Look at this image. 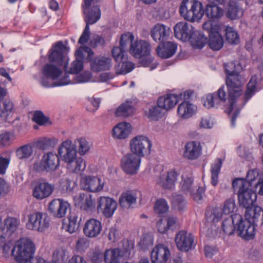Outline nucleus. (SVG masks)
<instances>
[{
    "label": "nucleus",
    "mask_w": 263,
    "mask_h": 263,
    "mask_svg": "<svg viewBox=\"0 0 263 263\" xmlns=\"http://www.w3.org/2000/svg\"><path fill=\"white\" fill-rule=\"evenodd\" d=\"M226 72L227 74L226 85L229 89L228 100L230 103L229 114L232 115L231 124L234 126L235 120L239 114L241 103H236L237 98L242 94V82L241 78L238 74L241 69V66L234 62L228 63L224 65Z\"/></svg>",
    "instance_id": "obj_1"
},
{
    "label": "nucleus",
    "mask_w": 263,
    "mask_h": 263,
    "mask_svg": "<svg viewBox=\"0 0 263 263\" xmlns=\"http://www.w3.org/2000/svg\"><path fill=\"white\" fill-rule=\"evenodd\" d=\"M58 153L62 160L67 164V168L69 172L79 173L85 170V162L81 157H77V151L74 144L69 140L62 143Z\"/></svg>",
    "instance_id": "obj_2"
},
{
    "label": "nucleus",
    "mask_w": 263,
    "mask_h": 263,
    "mask_svg": "<svg viewBox=\"0 0 263 263\" xmlns=\"http://www.w3.org/2000/svg\"><path fill=\"white\" fill-rule=\"evenodd\" d=\"M232 186L236 193L240 206L248 209L251 208L257 199V194L245 178H237L233 180Z\"/></svg>",
    "instance_id": "obj_3"
},
{
    "label": "nucleus",
    "mask_w": 263,
    "mask_h": 263,
    "mask_svg": "<svg viewBox=\"0 0 263 263\" xmlns=\"http://www.w3.org/2000/svg\"><path fill=\"white\" fill-rule=\"evenodd\" d=\"M35 250V246L32 241L25 237L16 242L12 250V255L18 263H26L33 258Z\"/></svg>",
    "instance_id": "obj_4"
},
{
    "label": "nucleus",
    "mask_w": 263,
    "mask_h": 263,
    "mask_svg": "<svg viewBox=\"0 0 263 263\" xmlns=\"http://www.w3.org/2000/svg\"><path fill=\"white\" fill-rule=\"evenodd\" d=\"M179 12L182 17L191 22L200 21L204 13L202 3L198 0H183Z\"/></svg>",
    "instance_id": "obj_5"
},
{
    "label": "nucleus",
    "mask_w": 263,
    "mask_h": 263,
    "mask_svg": "<svg viewBox=\"0 0 263 263\" xmlns=\"http://www.w3.org/2000/svg\"><path fill=\"white\" fill-rule=\"evenodd\" d=\"M219 23L212 22L209 20L203 24V29L209 33L208 45L211 49L217 51L223 46L224 40L221 35Z\"/></svg>",
    "instance_id": "obj_6"
},
{
    "label": "nucleus",
    "mask_w": 263,
    "mask_h": 263,
    "mask_svg": "<svg viewBox=\"0 0 263 263\" xmlns=\"http://www.w3.org/2000/svg\"><path fill=\"white\" fill-rule=\"evenodd\" d=\"M180 189L184 194L190 196L195 201H200L205 192L204 187L194 185L192 174L190 172H184L181 175L180 183Z\"/></svg>",
    "instance_id": "obj_7"
},
{
    "label": "nucleus",
    "mask_w": 263,
    "mask_h": 263,
    "mask_svg": "<svg viewBox=\"0 0 263 263\" xmlns=\"http://www.w3.org/2000/svg\"><path fill=\"white\" fill-rule=\"evenodd\" d=\"M134 248L132 241L126 240L124 242V248H115L106 250L104 254L105 263H119L125 259V255Z\"/></svg>",
    "instance_id": "obj_8"
},
{
    "label": "nucleus",
    "mask_w": 263,
    "mask_h": 263,
    "mask_svg": "<svg viewBox=\"0 0 263 263\" xmlns=\"http://www.w3.org/2000/svg\"><path fill=\"white\" fill-rule=\"evenodd\" d=\"M60 159L58 155L51 152L45 154L40 161L33 164V169L37 172L54 171L59 166Z\"/></svg>",
    "instance_id": "obj_9"
},
{
    "label": "nucleus",
    "mask_w": 263,
    "mask_h": 263,
    "mask_svg": "<svg viewBox=\"0 0 263 263\" xmlns=\"http://www.w3.org/2000/svg\"><path fill=\"white\" fill-rule=\"evenodd\" d=\"M129 146L133 154L142 157L150 154L152 143L147 137L138 135L130 140Z\"/></svg>",
    "instance_id": "obj_10"
},
{
    "label": "nucleus",
    "mask_w": 263,
    "mask_h": 263,
    "mask_svg": "<svg viewBox=\"0 0 263 263\" xmlns=\"http://www.w3.org/2000/svg\"><path fill=\"white\" fill-rule=\"evenodd\" d=\"M50 219L46 213L35 212L30 215L27 227L29 229L43 232L50 226Z\"/></svg>",
    "instance_id": "obj_11"
},
{
    "label": "nucleus",
    "mask_w": 263,
    "mask_h": 263,
    "mask_svg": "<svg viewBox=\"0 0 263 263\" xmlns=\"http://www.w3.org/2000/svg\"><path fill=\"white\" fill-rule=\"evenodd\" d=\"M235 218L238 221L236 223L238 235L245 240L254 238L256 232L255 226L249 221L243 219L239 214H235Z\"/></svg>",
    "instance_id": "obj_12"
},
{
    "label": "nucleus",
    "mask_w": 263,
    "mask_h": 263,
    "mask_svg": "<svg viewBox=\"0 0 263 263\" xmlns=\"http://www.w3.org/2000/svg\"><path fill=\"white\" fill-rule=\"evenodd\" d=\"M67 48L61 41L53 45L48 55V60L50 63L60 67L62 65L64 66L65 63H67L68 60L67 57L63 54V52L67 50Z\"/></svg>",
    "instance_id": "obj_13"
},
{
    "label": "nucleus",
    "mask_w": 263,
    "mask_h": 263,
    "mask_svg": "<svg viewBox=\"0 0 263 263\" xmlns=\"http://www.w3.org/2000/svg\"><path fill=\"white\" fill-rule=\"evenodd\" d=\"M99 20V7L96 4L92 6L91 10L84 17V20L86 22V26L83 33L79 40V43L84 45L86 43L90 36L89 25L96 23Z\"/></svg>",
    "instance_id": "obj_14"
},
{
    "label": "nucleus",
    "mask_w": 263,
    "mask_h": 263,
    "mask_svg": "<svg viewBox=\"0 0 263 263\" xmlns=\"http://www.w3.org/2000/svg\"><path fill=\"white\" fill-rule=\"evenodd\" d=\"M140 157L133 153H128L124 156L121 160V167L127 174H136L141 163Z\"/></svg>",
    "instance_id": "obj_15"
},
{
    "label": "nucleus",
    "mask_w": 263,
    "mask_h": 263,
    "mask_svg": "<svg viewBox=\"0 0 263 263\" xmlns=\"http://www.w3.org/2000/svg\"><path fill=\"white\" fill-rule=\"evenodd\" d=\"M222 213L221 209L215 207L206 210L205 217L208 222L211 223L208 229L207 235L211 237H215L218 235V231L215 223L218 222L221 218Z\"/></svg>",
    "instance_id": "obj_16"
},
{
    "label": "nucleus",
    "mask_w": 263,
    "mask_h": 263,
    "mask_svg": "<svg viewBox=\"0 0 263 263\" xmlns=\"http://www.w3.org/2000/svg\"><path fill=\"white\" fill-rule=\"evenodd\" d=\"M151 45L146 41L135 39L129 46L128 52L136 58H142L148 56L151 52Z\"/></svg>",
    "instance_id": "obj_17"
},
{
    "label": "nucleus",
    "mask_w": 263,
    "mask_h": 263,
    "mask_svg": "<svg viewBox=\"0 0 263 263\" xmlns=\"http://www.w3.org/2000/svg\"><path fill=\"white\" fill-rule=\"evenodd\" d=\"M175 242L177 248L183 252H187L195 246L194 236L185 231H180L176 234Z\"/></svg>",
    "instance_id": "obj_18"
},
{
    "label": "nucleus",
    "mask_w": 263,
    "mask_h": 263,
    "mask_svg": "<svg viewBox=\"0 0 263 263\" xmlns=\"http://www.w3.org/2000/svg\"><path fill=\"white\" fill-rule=\"evenodd\" d=\"M83 220V215L81 212L73 210L68 216V222L63 221V229L70 234L79 231Z\"/></svg>",
    "instance_id": "obj_19"
},
{
    "label": "nucleus",
    "mask_w": 263,
    "mask_h": 263,
    "mask_svg": "<svg viewBox=\"0 0 263 263\" xmlns=\"http://www.w3.org/2000/svg\"><path fill=\"white\" fill-rule=\"evenodd\" d=\"M171 257V251L165 245L159 244L155 246L151 251L153 263H166Z\"/></svg>",
    "instance_id": "obj_20"
},
{
    "label": "nucleus",
    "mask_w": 263,
    "mask_h": 263,
    "mask_svg": "<svg viewBox=\"0 0 263 263\" xmlns=\"http://www.w3.org/2000/svg\"><path fill=\"white\" fill-rule=\"evenodd\" d=\"M54 190V185L46 181H38L32 192L33 196L37 199L42 200L50 196Z\"/></svg>",
    "instance_id": "obj_21"
},
{
    "label": "nucleus",
    "mask_w": 263,
    "mask_h": 263,
    "mask_svg": "<svg viewBox=\"0 0 263 263\" xmlns=\"http://www.w3.org/2000/svg\"><path fill=\"white\" fill-rule=\"evenodd\" d=\"M70 205L62 199H54L49 204L48 210L53 216L62 218L64 217Z\"/></svg>",
    "instance_id": "obj_22"
},
{
    "label": "nucleus",
    "mask_w": 263,
    "mask_h": 263,
    "mask_svg": "<svg viewBox=\"0 0 263 263\" xmlns=\"http://www.w3.org/2000/svg\"><path fill=\"white\" fill-rule=\"evenodd\" d=\"M178 176L175 170H170L167 173H161L156 178V182L164 189H170L173 187Z\"/></svg>",
    "instance_id": "obj_23"
},
{
    "label": "nucleus",
    "mask_w": 263,
    "mask_h": 263,
    "mask_svg": "<svg viewBox=\"0 0 263 263\" xmlns=\"http://www.w3.org/2000/svg\"><path fill=\"white\" fill-rule=\"evenodd\" d=\"M74 201L76 206L86 212L92 211L95 209V203L91 194L81 193L74 197Z\"/></svg>",
    "instance_id": "obj_24"
},
{
    "label": "nucleus",
    "mask_w": 263,
    "mask_h": 263,
    "mask_svg": "<svg viewBox=\"0 0 263 263\" xmlns=\"http://www.w3.org/2000/svg\"><path fill=\"white\" fill-rule=\"evenodd\" d=\"M202 150V146L199 142L189 141L185 145L183 156L189 160H194L200 157Z\"/></svg>",
    "instance_id": "obj_25"
},
{
    "label": "nucleus",
    "mask_w": 263,
    "mask_h": 263,
    "mask_svg": "<svg viewBox=\"0 0 263 263\" xmlns=\"http://www.w3.org/2000/svg\"><path fill=\"white\" fill-rule=\"evenodd\" d=\"M197 110L196 105L189 101H184L177 107V116L181 119L186 120L195 115Z\"/></svg>",
    "instance_id": "obj_26"
},
{
    "label": "nucleus",
    "mask_w": 263,
    "mask_h": 263,
    "mask_svg": "<svg viewBox=\"0 0 263 263\" xmlns=\"http://www.w3.org/2000/svg\"><path fill=\"white\" fill-rule=\"evenodd\" d=\"M171 32L170 27L162 24H157L151 29V35L155 42L162 43L168 37Z\"/></svg>",
    "instance_id": "obj_27"
},
{
    "label": "nucleus",
    "mask_w": 263,
    "mask_h": 263,
    "mask_svg": "<svg viewBox=\"0 0 263 263\" xmlns=\"http://www.w3.org/2000/svg\"><path fill=\"white\" fill-rule=\"evenodd\" d=\"M182 98V94H167L159 98L157 104L164 110H168L173 108Z\"/></svg>",
    "instance_id": "obj_28"
},
{
    "label": "nucleus",
    "mask_w": 263,
    "mask_h": 263,
    "mask_svg": "<svg viewBox=\"0 0 263 263\" xmlns=\"http://www.w3.org/2000/svg\"><path fill=\"white\" fill-rule=\"evenodd\" d=\"M175 36L183 41H186L191 38L193 33L191 26L186 22H180L176 24L174 28Z\"/></svg>",
    "instance_id": "obj_29"
},
{
    "label": "nucleus",
    "mask_w": 263,
    "mask_h": 263,
    "mask_svg": "<svg viewBox=\"0 0 263 263\" xmlns=\"http://www.w3.org/2000/svg\"><path fill=\"white\" fill-rule=\"evenodd\" d=\"M138 193L135 191H128L122 193L119 200L120 206L126 209L133 208L136 203Z\"/></svg>",
    "instance_id": "obj_30"
},
{
    "label": "nucleus",
    "mask_w": 263,
    "mask_h": 263,
    "mask_svg": "<svg viewBox=\"0 0 263 263\" xmlns=\"http://www.w3.org/2000/svg\"><path fill=\"white\" fill-rule=\"evenodd\" d=\"M253 223L254 226L258 223L263 224V210L258 206H255L253 209L249 208L246 209L245 212V219Z\"/></svg>",
    "instance_id": "obj_31"
},
{
    "label": "nucleus",
    "mask_w": 263,
    "mask_h": 263,
    "mask_svg": "<svg viewBox=\"0 0 263 263\" xmlns=\"http://www.w3.org/2000/svg\"><path fill=\"white\" fill-rule=\"evenodd\" d=\"M178 226V219L174 216H169L165 219H160L156 224L157 230L162 234L165 233L169 230H173Z\"/></svg>",
    "instance_id": "obj_32"
},
{
    "label": "nucleus",
    "mask_w": 263,
    "mask_h": 263,
    "mask_svg": "<svg viewBox=\"0 0 263 263\" xmlns=\"http://www.w3.org/2000/svg\"><path fill=\"white\" fill-rule=\"evenodd\" d=\"M117 207V202L108 197H100V208L102 209L103 214L106 217H111Z\"/></svg>",
    "instance_id": "obj_33"
},
{
    "label": "nucleus",
    "mask_w": 263,
    "mask_h": 263,
    "mask_svg": "<svg viewBox=\"0 0 263 263\" xmlns=\"http://www.w3.org/2000/svg\"><path fill=\"white\" fill-rule=\"evenodd\" d=\"M132 131L131 125L125 122L117 124L112 129V136L118 139H125L127 138Z\"/></svg>",
    "instance_id": "obj_34"
},
{
    "label": "nucleus",
    "mask_w": 263,
    "mask_h": 263,
    "mask_svg": "<svg viewBox=\"0 0 263 263\" xmlns=\"http://www.w3.org/2000/svg\"><path fill=\"white\" fill-rule=\"evenodd\" d=\"M177 47V45L174 42H165L158 46L157 53L160 57L163 59H167L175 53Z\"/></svg>",
    "instance_id": "obj_35"
},
{
    "label": "nucleus",
    "mask_w": 263,
    "mask_h": 263,
    "mask_svg": "<svg viewBox=\"0 0 263 263\" xmlns=\"http://www.w3.org/2000/svg\"><path fill=\"white\" fill-rule=\"evenodd\" d=\"M84 234L87 237H96L99 234V221L94 218L87 220L83 229Z\"/></svg>",
    "instance_id": "obj_36"
},
{
    "label": "nucleus",
    "mask_w": 263,
    "mask_h": 263,
    "mask_svg": "<svg viewBox=\"0 0 263 263\" xmlns=\"http://www.w3.org/2000/svg\"><path fill=\"white\" fill-rule=\"evenodd\" d=\"M80 186L84 190L91 192L99 191V178L90 176L83 178L80 181Z\"/></svg>",
    "instance_id": "obj_37"
},
{
    "label": "nucleus",
    "mask_w": 263,
    "mask_h": 263,
    "mask_svg": "<svg viewBox=\"0 0 263 263\" xmlns=\"http://www.w3.org/2000/svg\"><path fill=\"white\" fill-rule=\"evenodd\" d=\"M42 71L44 76L50 77L52 80L58 79L62 73L60 66L52 63L44 65Z\"/></svg>",
    "instance_id": "obj_38"
},
{
    "label": "nucleus",
    "mask_w": 263,
    "mask_h": 263,
    "mask_svg": "<svg viewBox=\"0 0 263 263\" xmlns=\"http://www.w3.org/2000/svg\"><path fill=\"white\" fill-rule=\"evenodd\" d=\"M219 26L221 28V31L224 32V36L226 40L231 44H237L239 42V37L237 32L232 27L226 26L222 23H219Z\"/></svg>",
    "instance_id": "obj_39"
},
{
    "label": "nucleus",
    "mask_w": 263,
    "mask_h": 263,
    "mask_svg": "<svg viewBox=\"0 0 263 263\" xmlns=\"http://www.w3.org/2000/svg\"><path fill=\"white\" fill-rule=\"evenodd\" d=\"M15 111L13 102L8 99H5L2 105H0V118L4 120L12 116Z\"/></svg>",
    "instance_id": "obj_40"
},
{
    "label": "nucleus",
    "mask_w": 263,
    "mask_h": 263,
    "mask_svg": "<svg viewBox=\"0 0 263 263\" xmlns=\"http://www.w3.org/2000/svg\"><path fill=\"white\" fill-rule=\"evenodd\" d=\"M117 63L118 64L115 66V69L117 74H126L135 68V64L128 61V58Z\"/></svg>",
    "instance_id": "obj_41"
},
{
    "label": "nucleus",
    "mask_w": 263,
    "mask_h": 263,
    "mask_svg": "<svg viewBox=\"0 0 263 263\" xmlns=\"http://www.w3.org/2000/svg\"><path fill=\"white\" fill-rule=\"evenodd\" d=\"M235 215L225 219L221 225L222 232L227 235H232L236 228V223L238 221L235 219Z\"/></svg>",
    "instance_id": "obj_42"
},
{
    "label": "nucleus",
    "mask_w": 263,
    "mask_h": 263,
    "mask_svg": "<svg viewBox=\"0 0 263 263\" xmlns=\"http://www.w3.org/2000/svg\"><path fill=\"white\" fill-rule=\"evenodd\" d=\"M217 5L210 3L206 5L205 13L209 18L218 19L223 15V9Z\"/></svg>",
    "instance_id": "obj_43"
},
{
    "label": "nucleus",
    "mask_w": 263,
    "mask_h": 263,
    "mask_svg": "<svg viewBox=\"0 0 263 263\" xmlns=\"http://www.w3.org/2000/svg\"><path fill=\"white\" fill-rule=\"evenodd\" d=\"M134 111L133 102L130 101H127L117 108L116 115L118 117H126L132 115Z\"/></svg>",
    "instance_id": "obj_44"
},
{
    "label": "nucleus",
    "mask_w": 263,
    "mask_h": 263,
    "mask_svg": "<svg viewBox=\"0 0 263 263\" xmlns=\"http://www.w3.org/2000/svg\"><path fill=\"white\" fill-rule=\"evenodd\" d=\"M243 14V9L235 2L230 3L227 13V16L231 20H237L241 17Z\"/></svg>",
    "instance_id": "obj_45"
},
{
    "label": "nucleus",
    "mask_w": 263,
    "mask_h": 263,
    "mask_svg": "<svg viewBox=\"0 0 263 263\" xmlns=\"http://www.w3.org/2000/svg\"><path fill=\"white\" fill-rule=\"evenodd\" d=\"M222 161L221 159L218 158L211 164L210 171L211 173V183L213 185L215 186L218 183V175L219 174Z\"/></svg>",
    "instance_id": "obj_46"
},
{
    "label": "nucleus",
    "mask_w": 263,
    "mask_h": 263,
    "mask_svg": "<svg viewBox=\"0 0 263 263\" xmlns=\"http://www.w3.org/2000/svg\"><path fill=\"white\" fill-rule=\"evenodd\" d=\"M83 68V61L75 60L71 64L69 68H68V62L64 66V69L66 72L71 74L79 73Z\"/></svg>",
    "instance_id": "obj_47"
},
{
    "label": "nucleus",
    "mask_w": 263,
    "mask_h": 263,
    "mask_svg": "<svg viewBox=\"0 0 263 263\" xmlns=\"http://www.w3.org/2000/svg\"><path fill=\"white\" fill-rule=\"evenodd\" d=\"M202 102L203 106L208 109L217 108L220 105L213 93H209L203 96L202 98Z\"/></svg>",
    "instance_id": "obj_48"
},
{
    "label": "nucleus",
    "mask_w": 263,
    "mask_h": 263,
    "mask_svg": "<svg viewBox=\"0 0 263 263\" xmlns=\"http://www.w3.org/2000/svg\"><path fill=\"white\" fill-rule=\"evenodd\" d=\"M57 143L55 139L43 138L36 142V145L41 149L47 150L53 147Z\"/></svg>",
    "instance_id": "obj_49"
},
{
    "label": "nucleus",
    "mask_w": 263,
    "mask_h": 263,
    "mask_svg": "<svg viewBox=\"0 0 263 263\" xmlns=\"http://www.w3.org/2000/svg\"><path fill=\"white\" fill-rule=\"evenodd\" d=\"M126 49L120 46H115L111 50L112 57L116 62L125 60L128 58V55Z\"/></svg>",
    "instance_id": "obj_50"
},
{
    "label": "nucleus",
    "mask_w": 263,
    "mask_h": 263,
    "mask_svg": "<svg viewBox=\"0 0 263 263\" xmlns=\"http://www.w3.org/2000/svg\"><path fill=\"white\" fill-rule=\"evenodd\" d=\"M135 40L134 34L130 32L123 33L120 38L119 46L126 49Z\"/></svg>",
    "instance_id": "obj_51"
},
{
    "label": "nucleus",
    "mask_w": 263,
    "mask_h": 263,
    "mask_svg": "<svg viewBox=\"0 0 263 263\" xmlns=\"http://www.w3.org/2000/svg\"><path fill=\"white\" fill-rule=\"evenodd\" d=\"M236 209L235 200L233 197L227 199L223 203L221 211L226 215L233 213Z\"/></svg>",
    "instance_id": "obj_52"
},
{
    "label": "nucleus",
    "mask_w": 263,
    "mask_h": 263,
    "mask_svg": "<svg viewBox=\"0 0 263 263\" xmlns=\"http://www.w3.org/2000/svg\"><path fill=\"white\" fill-rule=\"evenodd\" d=\"M33 152L32 147L29 145H25L19 147L16 152V156L20 159H26L31 156Z\"/></svg>",
    "instance_id": "obj_53"
},
{
    "label": "nucleus",
    "mask_w": 263,
    "mask_h": 263,
    "mask_svg": "<svg viewBox=\"0 0 263 263\" xmlns=\"http://www.w3.org/2000/svg\"><path fill=\"white\" fill-rule=\"evenodd\" d=\"M49 79H50V77H45L44 76L42 77L40 80L41 84L44 87H51L66 85L68 84V82L69 81L67 80L63 81L62 80H60L58 82L51 83Z\"/></svg>",
    "instance_id": "obj_54"
},
{
    "label": "nucleus",
    "mask_w": 263,
    "mask_h": 263,
    "mask_svg": "<svg viewBox=\"0 0 263 263\" xmlns=\"http://www.w3.org/2000/svg\"><path fill=\"white\" fill-rule=\"evenodd\" d=\"M164 114V109L158 104L151 108L148 113V117L152 120H157Z\"/></svg>",
    "instance_id": "obj_55"
},
{
    "label": "nucleus",
    "mask_w": 263,
    "mask_h": 263,
    "mask_svg": "<svg viewBox=\"0 0 263 263\" xmlns=\"http://www.w3.org/2000/svg\"><path fill=\"white\" fill-rule=\"evenodd\" d=\"M256 76L252 77L249 83L247 86V89L245 92V97L247 100H249L252 96L254 94L256 91Z\"/></svg>",
    "instance_id": "obj_56"
},
{
    "label": "nucleus",
    "mask_w": 263,
    "mask_h": 263,
    "mask_svg": "<svg viewBox=\"0 0 263 263\" xmlns=\"http://www.w3.org/2000/svg\"><path fill=\"white\" fill-rule=\"evenodd\" d=\"M259 179H261L259 177V172L258 170L256 169H252L248 171L246 178L245 179V181L248 182L250 184V187L255 184L256 181H258Z\"/></svg>",
    "instance_id": "obj_57"
},
{
    "label": "nucleus",
    "mask_w": 263,
    "mask_h": 263,
    "mask_svg": "<svg viewBox=\"0 0 263 263\" xmlns=\"http://www.w3.org/2000/svg\"><path fill=\"white\" fill-rule=\"evenodd\" d=\"M206 40V37L202 35L199 34L198 35L194 36L192 37L191 42L194 48L200 49L204 47Z\"/></svg>",
    "instance_id": "obj_58"
},
{
    "label": "nucleus",
    "mask_w": 263,
    "mask_h": 263,
    "mask_svg": "<svg viewBox=\"0 0 263 263\" xmlns=\"http://www.w3.org/2000/svg\"><path fill=\"white\" fill-rule=\"evenodd\" d=\"M227 87H228L227 86ZM227 89L229 90L228 88H227ZM226 90L227 88L224 86H222L218 89L217 91L212 93L213 95H214L216 100H218V102L220 105L226 102L227 98V93Z\"/></svg>",
    "instance_id": "obj_59"
},
{
    "label": "nucleus",
    "mask_w": 263,
    "mask_h": 263,
    "mask_svg": "<svg viewBox=\"0 0 263 263\" xmlns=\"http://www.w3.org/2000/svg\"><path fill=\"white\" fill-rule=\"evenodd\" d=\"M168 210L166 201L162 199H159L155 203L154 210L156 213L161 214L166 213Z\"/></svg>",
    "instance_id": "obj_60"
},
{
    "label": "nucleus",
    "mask_w": 263,
    "mask_h": 263,
    "mask_svg": "<svg viewBox=\"0 0 263 263\" xmlns=\"http://www.w3.org/2000/svg\"><path fill=\"white\" fill-rule=\"evenodd\" d=\"M112 65V60L109 57H101L100 58V72L109 70Z\"/></svg>",
    "instance_id": "obj_61"
},
{
    "label": "nucleus",
    "mask_w": 263,
    "mask_h": 263,
    "mask_svg": "<svg viewBox=\"0 0 263 263\" xmlns=\"http://www.w3.org/2000/svg\"><path fill=\"white\" fill-rule=\"evenodd\" d=\"M19 220L16 218L9 217L5 219V226L7 229L12 232H13L16 229L19 224Z\"/></svg>",
    "instance_id": "obj_62"
},
{
    "label": "nucleus",
    "mask_w": 263,
    "mask_h": 263,
    "mask_svg": "<svg viewBox=\"0 0 263 263\" xmlns=\"http://www.w3.org/2000/svg\"><path fill=\"white\" fill-rule=\"evenodd\" d=\"M32 120L40 125L46 124L49 120V118L39 110L35 111L32 117Z\"/></svg>",
    "instance_id": "obj_63"
},
{
    "label": "nucleus",
    "mask_w": 263,
    "mask_h": 263,
    "mask_svg": "<svg viewBox=\"0 0 263 263\" xmlns=\"http://www.w3.org/2000/svg\"><path fill=\"white\" fill-rule=\"evenodd\" d=\"M215 121L211 117L206 116L203 117L200 120L199 126L200 128L210 129L213 127Z\"/></svg>",
    "instance_id": "obj_64"
}]
</instances>
